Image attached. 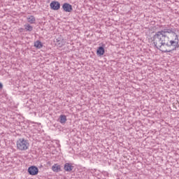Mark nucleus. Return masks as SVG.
<instances>
[{
	"instance_id": "1a4fd4ad",
	"label": "nucleus",
	"mask_w": 179,
	"mask_h": 179,
	"mask_svg": "<svg viewBox=\"0 0 179 179\" xmlns=\"http://www.w3.org/2000/svg\"><path fill=\"white\" fill-rule=\"evenodd\" d=\"M62 41L63 40L62 38H58L56 39V41H55V43L57 47L61 48L63 45Z\"/></svg>"
},
{
	"instance_id": "39448f33",
	"label": "nucleus",
	"mask_w": 179,
	"mask_h": 179,
	"mask_svg": "<svg viewBox=\"0 0 179 179\" xmlns=\"http://www.w3.org/2000/svg\"><path fill=\"white\" fill-rule=\"evenodd\" d=\"M63 10L64 12H72L73 8H72V5L68 3H64L62 6Z\"/></svg>"
},
{
	"instance_id": "f257e3e1",
	"label": "nucleus",
	"mask_w": 179,
	"mask_h": 179,
	"mask_svg": "<svg viewBox=\"0 0 179 179\" xmlns=\"http://www.w3.org/2000/svg\"><path fill=\"white\" fill-rule=\"evenodd\" d=\"M153 43L156 48L162 52H172L179 48L178 35L173 29H162L153 37Z\"/></svg>"
},
{
	"instance_id": "7ed1b4c3",
	"label": "nucleus",
	"mask_w": 179,
	"mask_h": 179,
	"mask_svg": "<svg viewBox=\"0 0 179 179\" xmlns=\"http://www.w3.org/2000/svg\"><path fill=\"white\" fill-rule=\"evenodd\" d=\"M28 173L30 176H37L38 174V168L32 166L28 169Z\"/></svg>"
},
{
	"instance_id": "423d86ee",
	"label": "nucleus",
	"mask_w": 179,
	"mask_h": 179,
	"mask_svg": "<svg viewBox=\"0 0 179 179\" xmlns=\"http://www.w3.org/2000/svg\"><path fill=\"white\" fill-rule=\"evenodd\" d=\"M64 170L66 171H72V170H73V166L69 163H66L64 164Z\"/></svg>"
},
{
	"instance_id": "0eeeda50",
	"label": "nucleus",
	"mask_w": 179,
	"mask_h": 179,
	"mask_svg": "<svg viewBox=\"0 0 179 179\" xmlns=\"http://www.w3.org/2000/svg\"><path fill=\"white\" fill-rule=\"evenodd\" d=\"M52 170L55 171V173H58V171H61V166L58 164H55L52 166Z\"/></svg>"
},
{
	"instance_id": "9b49d317",
	"label": "nucleus",
	"mask_w": 179,
	"mask_h": 179,
	"mask_svg": "<svg viewBox=\"0 0 179 179\" xmlns=\"http://www.w3.org/2000/svg\"><path fill=\"white\" fill-rule=\"evenodd\" d=\"M28 23H30L31 24H33V23H35L36 22V17L33 15H30L29 17H27Z\"/></svg>"
},
{
	"instance_id": "6e6552de",
	"label": "nucleus",
	"mask_w": 179,
	"mask_h": 179,
	"mask_svg": "<svg viewBox=\"0 0 179 179\" xmlns=\"http://www.w3.org/2000/svg\"><path fill=\"white\" fill-rule=\"evenodd\" d=\"M104 52H105V50L103 46H100L99 48H98L96 50L97 55H104Z\"/></svg>"
},
{
	"instance_id": "9d476101",
	"label": "nucleus",
	"mask_w": 179,
	"mask_h": 179,
	"mask_svg": "<svg viewBox=\"0 0 179 179\" xmlns=\"http://www.w3.org/2000/svg\"><path fill=\"white\" fill-rule=\"evenodd\" d=\"M59 122L60 124H65V122H66V115H61L59 116Z\"/></svg>"
},
{
	"instance_id": "f03ea898",
	"label": "nucleus",
	"mask_w": 179,
	"mask_h": 179,
	"mask_svg": "<svg viewBox=\"0 0 179 179\" xmlns=\"http://www.w3.org/2000/svg\"><path fill=\"white\" fill-rule=\"evenodd\" d=\"M17 148L19 150H27L29 149V143L24 138H20L17 141Z\"/></svg>"
},
{
	"instance_id": "f8f14e48",
	"label": "nucleus",
	"mask_w": 179,
	"mask_h": 179,
	"mask_svg": "<svg viewBox=\"0 0 179 179\" xmlns=\"http://www.w3.org/2000/svg\"><path fill=\"white\" fill-rule=\"evenodd\" d=\"M24 29L27 30V31H31L33 30V26L27 24L24 25Z\"/></svg>"
},
{
	"instance_id": "20e7f679",
	"label": "nucleus",
	"mask_w": 179,
	"mask_h": 179,
	"mask_svg": "<svg viewBox=\"0 0 179 179\" xmlns=\"http://www.w3.org/2000/svg\"><path fill=\"white\" fill-rule=\"evenodd\" d=\"M50 8L53 10H58L61 8V4L58 1H52L50 3Z\"/></svg>"
},
{
	"instance_id": "4468645a",
	"label": "nucleus",
	"mask_w": 179,
	"mask_h": 179,
	"mask_svg": "<svg viewBox=\"0 0 179 179\" xmlns=\"http://www.w3.org/2000/svg\"><path fill=\"white\" fill-rule=\"evenodd\" d=\"M2 87H3V85L0 83V89H2Z\"/></svg>"
},
{
	"instance_id": "ddd939ff",
	"label": "nucleus",
	"mask_w": 179,
	"mask_h": 179,
	"mask_svg": "<svg viewBox=\"0 0 179 179\" xmlns=\"http://www.w3.org/2000/svg\"><path fill=\"white\" fill-rule=\"evenodd\" d=\"M34 47L36 48H41L43 47V44H41V41H37L34 43Z\"/></svg>"
}]
</instances>
